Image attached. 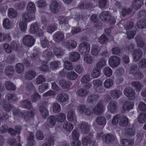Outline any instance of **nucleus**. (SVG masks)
<instances>
[{"label": "nucleus", "mask_w": 146, "mask_h": 146, "mask_svg": "<svg viewBox=\"0 0 146 146\" xmlns=\"http://www.w3.org/2000/svg\"><path fill=\"white\" fill-rule=\"evenodd\" d=\"M5 85L6 88L7 90H14L16 89L15 86L9 81L6 82Z\"/></svg>", "instance_id": "nucleus-34"}, {"label": "nucleus", "mask_w": 146, "mask_h": 146, "mask_svg": "<svg viewBox=\"0 0 146 146\" xmlns=\"http://www.w3.org/2000/svg\"><path fill=\"white\" fill-rule=\"evenodd\" d=\"M78 110L80 113H84L88 115H90L92 112L90 111V109L86 108L84 106H78Z\"/></svg>", "instance_id": "nucleus-22"}, {"label": "nucleus", "mask_w": 146, "mask_h": 146, "mask_svg": "<svg viewBox=\"0 0 146 146\" xmlns=\"http://www.w3.org/2000/svg\"><path fill=\"white\" fill-rule=\"evenodd\" d=\"M139 66L141 68H144L146 67V60L144 59H141L138 63Z\"/></svg>", "instance_id": "nucleus-61"}, {"label": "nucleus", "mask_w": 146, "mask_h": 146, "mask_svg": "<svg viewBox=\"0 0 146 146\" xmlns=\"http://www.w3.org/2000/svg\"><path fill=\"white\" fill-rule=\"evenodd\" d=\"M29 31L31 33L35 34L38 36H41L44 34L42 30L38 28V24L36 23H33L31 25Z\"/></svg>", "instance_id": "nucleus-4"}, {"label": "nucleus", "mask_w": 146, "mask_h": 146, "mask_svg": "<svg viewBox=\"0 0 146 146\" xmlns=\"http://www.w3.org/2000/svg\"><path fill=\"white\" fill-rule=\"evenodd\" d=\"M108 110L111 113H113L117 109L116 103L113 102H110L108 105Z\"/></svg>", "instance_id": "nucleus-27"}, {"label": "nucleus", "mask_w": 146, "mask_h": 146, "mask_svg": "<svg viewBox=\"0 0 146 146\" xmlns=\"http://www.w3.org/2000/svg\"><path fill=\"white\" fill-rule=\"evenodd\" d=\"M110 17L109 13L107 11H104L102 12L100 14V18L103 21H107Z\"/></svg>", "instance_id": "nucleus-33"}, {"label": "nucleus", "mask_w": 146, "mask_h": 146, "mask_svg": "<svg viewBox=\"0 0 146 146\" xmlns=\"http://www.w3.org/2000/svg\"><path fill=\"white\" fill-rule=\"evenodd\" d=\"M84 60L88 64H90L93 62L92 58L90 55H86L84 58Z\"/></svg>", "instance_id": "nucleus-64"}, {"label": "nucleus", "mask_w": 146, "mask_h": 146, "mask_svg": "<svg viewBox=\"0 0 146 146\" xmlns=\"http://www.w3.org/2000/svg\"><path fill=\"white\" fill-rule=\"evenodd\" d=\"M92 138H90L87 137V138H83L82 140V143L84 145H88L92 141Z\"/></svg>", "instance_id": "nucleus-59"}, {"label": "nucleus", "mask_w": 146, "mask_h": 146, "mask_svg": "<svg viewBox=\"0 0 146 146\" xmlns=\"http://www.w3.org/2000/svg\"><path fill=\"white\" fill-rule=\"evenodd\" d=\"M80 134L78 131L74 130L72 132V138L73 140H79Z\"/></svg>", "instance_id": "nucleus-54"}, {"label": "nucleus", "mask_w": 146, "mask_h": 146, "mask_svg": "<svg viewBox=\"0 0 146 146\" xmlns=\"http://www.w3.org/2000/svg\"><path fill=\"white\" fill-rule=\"evenodd\" d=\"M139 68L137 65H131L130 69L129 72L131 74L136 73L135 75L138 76L139 79H141L143 77V74L141 72H138L137 71L139 70Z\"/></svg>", "instance_id": "nucleus-9"}, {"label": "nucleus", "mask_w": 146, "mask_h": 146, "mask_svg": "<svg viewBox=\"0 0 146 146\" xmlns=\"http://www.w3.org/2000/svg\"><path fill=\"white\" fill-rule=\"evenodd\" d=\"M121 144L123 146H131L133 143L132 140H127L125 139L122 140L121 141Z\"/></svg>", "instance_id": "nucleus-39"}, {"label": "nucleus", "mask_w": 146, "mask_h": 146, "mask_svg": "<svg viewBox=\"0 0 146 146\" xmlns=\"http://www.w3.org/2000/svg\"><path fill=\"white\" fill-rule=\"evenodd\" d=\"M100 50V48L96 45H94L92 48L91 53L94 56H97Z\"/></svg>", "instance_id": "nucleus-31"}, {"label": "nucleus", "mask_w": 146, "mask_h": 146, "mask_svg": "<svg viewBox=\"0 0 146 146\" xmlns=\"http://www.w3.org/2000/svg\"><path fill=\"white\" fill-rule=\"evenodd\" d=\"M100 71L98 68H96L94 69L91 74L92 77L94 78H97L100 75Z\"/></svg>", "instance_id": "nucleus-43"}, {"label": "nucleus", "mask_w": 146, "mask_h": 146, "mask_svg": "<svg viewBox=\"0 0 146 146\" xmlns=\"http://www.w3.org/2000/svg\"><path fill=\"white\" fill-rule=\"evenodd\" d=\"M90 50V46L89 44L83 42L81 43L79 47L80 52L82 54L87 55Z\"/></svg>", "instance_id": "nucleus-5"}, {"label": "nucleus", "mask_w": 146, "mask_h": 146, "mask_svg": "<svg viewBox=\"0 0 146 146\" xmlns=\"http://www.w3.org/2000/svg\"><path fill=\"white\" fill-rule=\"evenodd\" d=\"M120 62V59L117 56H111L109 60L110 65L112 68H114L118 66Z\"/></svg>", "instance_id": "nucleus-7"}, {"label": "nucleus", "mask_w": 146, "mask_h": 146, "mask_svg": "<svg viewBox=\"0 0 146 146\" xmlns=\"http://www.w3.org/2000/svg\"><path fill=\"white\" fill-rule=\"evenodd\" d=\"M80 57V55L79 53L76 52H74L70 54L69 58L71 61L75 62L77 61Z\"/></svg>", "instance_id": "nucleus-26"}, {"label": "nucleus", "mask_w": 146, "mask_h": 146, "mask_svg": "<svg viewBox=\"0 0 146 146\" xmlns=\"http://www.w3.org/2000/svg\"><path fill=\"white\" fill-rule=\"evenodd\" d=\"M35 144L33 139V135L31 133L28 139L27 146H33Z\"/></svg>", "instance_id": "nucleus-47"}, {"label": "nucleus", "mask_w": 146, "mask_h": 146, "mask_svg": "<svg viewBox=\"0 0 146 146\" xmlns=\"http://www.w3.org/2000/svg\"><path fill=\"white\" fill-rule=\"evenodd\" d=\"M64 67L66 70H72L73 67L72 63L69 61H66L64 62Z\"/></svg>", "instance_id": "nucleus-60"}, {"label": "nucleus", "mask_w": 146, "mask_h": 146, "mask_svg": "<svg viewBox=\"0 0 146 146\" xmlns=\"http://www.w3.org/2000/svg\"><path fill=\"white\" fill-rule=\"evenodd\" d=\"M19 26L20 29L22 31H25L27 30V22L23 21L19 23Z\"/></svg>", "instance_id": "nucleus-42"}, {"label": "nucleus", "mask_w": 146, "mask_h": 146, "mask_svg": "<svg viewBox=\"0 0 146 146\" xmlns=\"http://www.w3.org/2000/svg\"><path fill=\"white\" fill-rule=\"evenodd\" d=\"M113 84V81L110 79H106L104 83V87L107 88H110L111 87Z\"/></svg>", "instance_id": "nucleus-37"}, {"label": "nucleus", "mask_w": 146, "mask_h": 146, "mask_svg": "<svg viewBox=\"0 0 146 146\" xmlns=\"http://www.w3.org/2000/svg\"><path fill=\"white\" fill-rule=\"evenodd\" d=\"M75 71L79 74H81L83 71L82 66L80 65H77L74 67Z\"/></svg>", "instance_id": "nucleus-63"}, {"label": "nucleus", "mask_w": 146, "mask_h": 146, "mask_svg": "<svg viewBox=\"0 0 146 146\" xmlns=\"http://www.w3.org/2000/svg\"><path fill=\"white\" fill-rule=\"evenodd\" d=\"M110 93L112 97L115 99L119 98L122 94L121 92L117 90H111Z\"/></svg>", "instance_id": "nucleus-24"}, {"label": "nucleus", "mask_w": 146, "mask_h": 146, "mask_svg": "<svg viewBox=\"0 0 146 146\" xmlns=\"http://www.w3.org/2000/svg\"><path fill=\"white\" fill-rule=\"evenodd\" d=\"M106 64V61L105 60L102 59L100 60L97 64L96 68H98L100 70V68L105 66Z\"/></svg>", "instance_id": "nucleus-55"}, {"label": "nucleus", "mask_w": 146, "mask_h": 146, "mask_svg": "<svg viewBox=\"0 0 146 146\" xmlns=\"http://www.w3.org/2000/svg\"><path fill=\"white\" fill-rule=\"evenodd\" d=\"M22 105L24 108L29 109L31 108V102L28 100H25L23 102Z\"/></svg>", "instance_id": "nucleus-58"}, {"label": "nucleus", "mask_w": 146, "mask_h": 146, "mask_svg": "<svg viewBox=\"0 0 146 146\" xmlns=\"http://www.w3.org/2000/svg\"><path fill=\"white\" fill-rule=\"evenodd\" d=\"M24 67L23 65L20 63H18L16 64L15 69L16 72L19 73H21L24 70Z\"/></svg>", "instance_id": "nucleus-46"}, {"label": "nucleus", "mask_w": 146, "mask_h": 146, "mask_svg": "<svg viewBox=\"0 0 146 146\" xmlns=\"http://www.w3.org/2000/svg\"><path fill=\"white\" fill-rule=\"evenodd\" d=\"M35 40L31 35H27L25 36L23 39V43L24 45L28 47L32 46L34 44Z\"/></svg>", "instance_id": "nucleus-6"}, {"label": "nucleus", "mask_w": 146, "mask_h": 146, "mask_svg": "<svg viewBox=\"0 0 146 146\" xmlns=\"http://www.w3.org/2000/svg\"><path fill=\"white\" fill-rule=\"evenodd\" d=\"M8 16L10 19H13L17 17L18 12L13 8H9L7 11Z\"/></svg>", "instance_id": "nucleus-19"}, {"label": "nucleus", "mask_w": 146, "mask_h": 146, "mask_svg": "<svg viewBox=\"0 0 146 146\" xmlns=\"http://www.w3.org/2000/svg\"><path fill=\"white\" fill-rule=\"evenodd\" d=\"M67 118L70 121H73L76 120L75 113L74 110H71L68 112L67 114Z\"/></svg>", "instance_id": "nucleus-20"}, {"label": "nucleus", "mask_w": 146, "mask_h": 146, "mask_svg": "<svg viewBox=\"0 0 146 146\" xmlns=\"http://www.w3.org/2000/svg\"><path fill=\"white\" fill-rule=\"evenodd\" d=\"M60 64L58 61H54L51 63L50 67L53 70L57 69L60 66Z\"/></svg>", "instance_id": "nucleus-51"}, {"label": "nucleus", "mask_w": 146, "mask_h": 146, "mask_svg": "<svg viewBox=\"0 0 146 146\" xmlns=\"http://www.w3.org/2000/svg\"><path fill=\"white\" fill-rule=\"evenodd\" d=\"M77 44L75 41L72 40H70L66 42V48L69 50H72L75 48Z\"/></svg>", "instance_id": "nucleus-17"}, {"label": "nucleus", "mask_w": 146, "mask_h": 146, "mask_svg": "<svg viewBox=\"0 0 146 146\" xmlns=\"http://www.w3.org/2000/svg\"><path fill=\"white\" fill-rule=\"evenodd\" d=\"M138 107L139 109L144 113H143V112L141 113L138 118V121L140 123H143L146 121V104L143 102H141L139 104Z\"/></svg>", "instance_id": "nucleus-3"}, {"label": "nucleus", "mask_w": 146, "mask_h": 146, "mask_svg": "<svg viewBox=\"0 0 146 146\" xmlns=\"http://www.w3.org/2000/svg\"><path fill=\"white\" fill-rule=\"evenodd\" d=\"M22 19L23 21L27 23L34 20L35 19V17L34 15H30L27 12H25L23 14Z\"/></svg>", "instance_id": "nucleus-11"}, {"label": "nucleus", "mask_w": 146, "mask_h": 146, "mask_svg": "<svg viewBox=\"0 0 146 146\" xmlns=\"http://www.w3.org/2000/svg\"><path fill=\"white\" fill-rule=\"evenodd\" d=\"M57 101L59 103L64 102L68 100V95L66 94H61L58 95L56 97Z\"/></svg>", "instance_id": "nucleus-12"}, {"label": "nucleus", "mask_w": 146, "mask_h": 146, "mask_svg": "<svg viewBox=\"0 0 146 146\" xmlns=\"http://www.w3.org/2000/svg\"><path fill=\"white\" fill-rule=\"evenodd\" d=\"M96 122L99 125H104L106 124V121L104 117L99 116L97 118Z\"/></svg>", "instance_id": "nucleus-41"}, {"label": "nucleus", "mask_w": 146, "mask_h": 146, "mask_svg": "<svg viewBox=\"0 0 146 146\" xmlns=\"http://www.w3.org/2000/svg\"><path fill=\"white\" fill-rule=\"evenodd\" d=\"M119 123V125L122 126L126 125L128 123L127 118L125 116L122 117Z\"/></svg>", "instance_id": "nucleus-48"}, {"label": "nucleus", "mask_w": 146, "mask_h": 146, "mask_svg": "<svg viewBox=\"0 0 146 146\" xmlns=\"http://www.w3.org/2000/svg\"><path fill=\"white\" fill-rule=\"evenodd\" d=\"M67 78L70 80L76 79L78 76V75L74 72H68L67 75Z\"/></svg>", "instance_id": "nucleus-38"}, {"label": "nucleus", "mask_w": 146, "mask_h": 146, "mask_svg": "<svg viewBox=\"0 0 146 146\" xmlns=\"http://www.w3.org/2000/svg\"><path fill=\"white\" fill-rule=\"evenodd\" d=\"M39 111L43 118H45L48 116V111L45 108L40 107Z\"/></svg>", "instance_id": "nucleus-52"}, {"label": "nucleus", "mask_w": 146, "mask_h": 146, "mask_svg": "<svg viewBox=\"0 0 146 146\" xmlns=\"http://www.w3.org/2000/svg\"><path fill=\"white\" fill-rule=\"evenodd\" d=\"M63 127L64 129L68 131H71L74 128L73 125L67 121L64 123Z\"/></svg>", "instance_id": "nucleus-28"}, {"label": "nucleus", "mask_w": 146, "mask_h": 146, "mask_svg": "<svg viewBox=\"0 0 146 146\" xmlns=\"http://www.w3.org/2000/svg\"><path fill=\"white\" fill-rule=\"evenodd\" d=\"M26 3L24 2H20L15 5V7L17 9H22L25 7Z\"/></svg>", "instance_id": "nucleus-53"}, {"label": "nucleus", "mask_w": 146, "mask_h": 146, "mask_svg": "<svg viewBox=\"0 0 146 146\" xmlns=\"http://www.w3.org/2000/svg\"><path fill=\"white\" fill-rule=\"evenodd\" d=\"M90 80V76L88 75H86L82 78L81 81L82 82L86 83L85 88H90L92 86L91 84L88 83V82Z\"/></svg>", "instance_id": "nucleus-18"}, {"label": "nucleus", "mask_w": 146, "mask_h": 146, "mask_svg": "<svg viewBox=\"0 0 146 146\" xmlns=\"http://www.w3.org/2000/svg\"><path fill=\"white\" fill-rule=\"evenodd\" d=\"M27 9L28 13L34 14L36 11L35 4L32 2H29L27 5Z\"/></svg>", "instance_id": "nucleus-15"}, {"label": "nucleus", "mask_w": 146, "mask_h": 146, "mask_svg": "<svg viewBox=\"0 0 146 146\" xmlns=\"http://www.w3.org/2000/svg\"><path fill=\"white\" fill-rule=\"evenodd\" d=\"M53 52L55 55L57 57L61 56L64 54L63 50L60 48H54Z\"/></svg>", "instance_id": "nucleus-45"}, {"label": "nucleus", "mask_w": 146, "mask_h": 146, "mask_svg": "<svg viewBox=\"0 0 146 146\" xmlns=\"http://www.w3.org/2000/svg\"><path fill=\"white\" fill-rule=\"evenodd\" d=\"M132 86L135 87L136 90L138 92H139L140 89L143 87L142 84L139 82H132Z\"/></svg>", "instance_id": "nucleus-36"}, {"label": "nucleus", "mask_w": 146, "mask_h": 146, "mask_svg": "<svg viewBox=\"0 0 146 146\" xmlns=\"http://www.w3.org/2000/svg\"><path fill=\"white\" fill-rule=\"evenodd\" d=\"M3 26L5 28L7 29L11 28V25L9 19L5 18L3 20Z\"/></svg>", "instance_id": "nucleus-40"}, {"label": "nucleus", "mask_w": 146, "mask_h": 146, "mask_svg": "<svg viewBox=\"0 0 146 146\" xmlns=\"http://www.w3.org/2000/svg\"><path fill=\"white\" fill-rule=\"evenodd\" d=\"M52 3L50 6L51 11L53 13H57L58 9V3L56 1V0H51Z\"/></svg>", "instance_id": "nucleus-14"}, {"label": "nucleus", "mask_w": 146, "mask_h": 146, "mask_svg": "<svg viewBox=\"0 0 146 146\" xmlns=\"http://www.w3.org/2000/svg\"><path fill=\"white\" fill-rule=\"evenodd\" d=\"M66 116L65 114L60 113L57 114L55 117L53 116L49 117L48 119L47 126L51 128L54 126L55 124V120L57 121L62 122L66 119Z\"/></svg>", "instance_id": "nucleus-1"}, {"label": "nucleus", "mask_w": 146, "mask_h": 146, "mask_svg": "<svg viewBox=\"0 0 146 146\" xmlns=\"http://www.w3.org/2000/svg\"><path fill=\"white\" fill-rule=\"evenodd\" d=\"M90 125L86 122H84L81 125L80 128L83 134L88 131L90 129Z\"/></svg>", "instance_id": "nucleus-29"}, {"label": "nucleus", "mask_w": 146, "mask_h": 146, "mask_svg": "<svg viewBox=\"0 0 146 146\" xmlns=\"http://www.w3.org/2000/svg\"><path fill=\"white\" fill-rule=\"evenodd\" d=\"M132 54L134 60L137 61L141 57L142 52L140 50L136 49L134 51Z\"/></svg>", "instance_id": "nucleus-23"}, {"label": "nucleus", "mask_w": 146, "mask_h": 146, "mask_svg": "<svg viewBox=\"0 0 146 146\" xmlns=\"http://www.w3.org/2000/svg\"><path fill=\"white\" fill-rule=\"evenodd\" d=\"M104 105L102 103H100L94 108L93 111L96 115L101 114L104 109Z\"/></svg>", "instance_id": "nucleus-10"}, {"label": "nucleus", "mask_w": 146, "mask_h": 146, "mask_svg": "<svg viewBox=\"0 0 146 146\" xmlns=\"http://www.w3.org/2000/svg\"><path fill=\"white\" fill-rule=\"evenodd\" d=\"M124 94L127 97H132L133 98H135V91L131 88H127L125 89L124 90Z\"/></svg>", "instance_id": "nucleus-13"}, {"label": "nucleus", "mask_w": 146, "mask_h": 146, "mask_svg": "<svg viewBox=\"0 0 146 146\" xmlns=\"http://www.w3.org/2000/svg\"><path fill=\"white\" fill-rule=\"evenodd\" d=\"M76 93L77 95L80 96H84L87 94V92L84 90L80 89L77 91Z\"/></svg>", "instance_id": "nucleus-62"}, {"label": "nucleus", "mask_w": 146, "mask_h": 146, "mask_svg": "<svg viewBox=\"0 0 146 146\" xmlns=\"http://www.w3.org/2000/svg\"><path fill=\"white\" fill-rule=\"evenodd\" d=\"M21 127L20 126L16 127H15V130H14L12 128H9V133L15 135L16 133L18 134H19L20 133V131L21 129Z\"/></svg>", "instance_id": "nucleus-50"}, {"label": "nucleus", "mask_w": 146, "mask_h": 146, "mask_svg": "<svg viewBox=\"0 0 146 146\" xmlns=\"http://www.w3.org/2000/svg\"><path fill=\"white\" fill-rule=\"evenodd\" d=\"M64 38V34L61 32H57L53 35V38L54 41L59 42L62 41Z\"/></svg>", "instance_id": "nucleus-16"}, {"label": "nucleus", "mask_w": 146, "mask_h": 146, "mask_svg": "<svg viewBox=\"0 0 146 146\" xmlns=\"http://www.w3.org/2000/svg\"><path fill=\"white\" fill-rule=\"evenodd\" d=\"M137 26L138 28L141 29H143L146 27V20H141L139 21L137 23Z\"/></svg>", "instance_id": "nucleus-57"}, {"label": "nucleus", "mask_w": 146, "mask_h": 146, "mask_svg": "<svg viewBox=\"0 0 146 146\" xmlns=\"http://www.w3.org/2000/svg\"><path fill=\"white\" fill-rule=\"evenodd\" d=\"M90 19L92 21L94 22L95 26L96 28H98L101 26V24L98 21L97 16L96 15H92L90 17Z\"/></svg>", "instance_id": "nucleus-32"}, {"label": "nucleus", "mask_w": 146, "mask_h": 146, "mask_svg": "<svg viewBox=\"0 0 146 146\" xmlns=\"http://www.w3.org/2000/svg\"><path fill=\"white\" fill-rule=\"evenodd\" d=\"M134 105V103L132 102H126L122 107L123 110L125 111L132 109L133 108Z\"/></svg>", "instance_id": "nucleus-25"}, {"label": "nucleus", "mask_w": 146, "mask_h": 146, "mask_svg": "<svg viewBox=\"0 0 146 146\" xmlns=\"http://www.w3.org/2000/svg\"><path fill=\"white\" fill-rule=\"evenodd\" d=\"M57 25L55 24H52L49 26L47 28V31L50 33H52L56 29Z\"/></svg>", "instance_id": "nucleus-49"}, {"label": "nucleus", "mask_w": 146, "mask_h": 146, "mask_svg": "<svg viewBox=\"0 0 146 146\" xmlns=\"http://www.w3.org/2000/svg\"><path fill=\"white\" fill-rule=\"evenodd\" d=\"M68 17H60L58 18L59 23L60 25L66 30L68 29L69 25L67 23L69 20Z\"/></svg>", "instance_id": "nucleus-8"}, {"label": "nucleus", "mask_w": 146, "mask_h": 146, "mask_svg": "<svg viewBox=\"0 0 146 146\" xmlns=\"http://www.w3.org/2000/svg\"><path fill=\"white\" fill-rule=\"evenodd\" d=\"M114 139V137L110 134L104 135L102 139L103 141L108 144L112 142Z\"/></svg>", "instance_id": "nucleus-21"}, {"label": "nucleus", "mask_w": 146, "mask_h": 146, "mask_svg": "<svg viewBox=\"0 0 146 146\" xmlns=\"http://www.w3.org/2000/svg\"><path fill=\"white\" fill-rule=\"evenodd\" d=\"M143 4V0L134 1L132 2L130 9H124L122 11V15L124 16L131 12H134L136 10H138Z\"/></svg>", "instance_id": "nucleus-2"}, {"label": "nucleus", "mask_w": 146, "mask_h": 146, "mask_svg": "<svg viewBox=\"0 0 146 146\" xmlns=\"http://www.w3.org/2000/svg\"><path fill=\"white\" fill-rule=\"evenodd\" d=\"M36 73L33 71H29L27 72L25 74L26 78L30 80L36 76Z\"/></svg>", "instance_id": "nucleus-30"}, {"label": "nucleus", "mask_w": 146, "mask_h": 146, "mask_svg": "<svg viewBox=\"0 0 146 146\" xmlns=\"http://www.w3.org/2000/svg\"><path fill=\"white\" fill-rule=\"evenodd\" d=\"M60 85L63 88L68 89L70 86V82H66L65 80H62L60 81Z\"/></svg>", "instance_id": "nucleus-44"}, {"label": "nucleus", "mask_w": 146, "mask_h": 146, "mask_svg": "<svg viewBox=\"0 0 146 146\" xmlns=\"http://www.w3.org/2000/svg\"><path fill=\"white\" fill-rule=\"evenodd\" d=\"M104 74L107 77H110L112 74V71L111 69L108 67H105L103 70Z\"/></svg>", "instance_id": "nucleus-35"}, {"label": "nucleus", "mask_w": 146, "mask_h": 146, "mask_svg": "<svg viewBox=\"0 0 146 146\" xmlns=\"http://www.w3.org/2000/svg\"><path fill=\"white\" fill-rule=\"evenodd\" d=\"M53 110L54 112L55 113L58 112L60 111V106L58 104L55 103L53 105Z\"/></svg>", "instance_id": "nucleus-56"}]
</instances>
